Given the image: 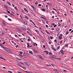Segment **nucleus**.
<instances>
[{
    "mask_svg": "<svg viewBox=\"0 0 73 73\" xmlns=\"http://www.w3.org/2000/svg\"><path fill=\"white\" fill-rule=\"evenodd\" d=\"M4 50L6 52H7V53H10V54H13V53L12 52L11 50H9L8 48H7L6 47H5Z\"/></svg>",
    "mask_w": 73,
    "mask_h": 73,
    "instance_id": "f257e3e1",
    "label": "nucleus"
},
{
    "mask_svg": "<svg viewBox=\"0 0 73 73\" xmlns=\"http://www.w3.org/2000/svg\"><path fill=\"white\" fill-rule=\"evenodd\" d=\"M55 57H56V56L53 55H51L50 56L51 58H52V59L53 60H55V59H56Z\"/></svg>",
    "mask_w": 73,
    "mask_h": 73,
    "instance_id": "f03ea898",
    "label": "nucleus"
},
{
    "mask_svg": "<svg viewBox=\"0 0 73 73\" xmlns=\"http://www.w3.org/2000/svg\"><path fill=\"white\" fill-rule=\"evenodd\" d=\"M17 65H18V66H20V67H21V68H23L25 70H26V68L22 66L21 65L19 64H17Z\"/></svg>",
    "mask_w": 73,
    "mask_h": 73,
    "instance_id": "7ed1b4c3",
    "label": "nucleus"
},
{
    "mask_svg": "<svg viewBox=\"0 0 73 73\" xmlns=\"http://www.w3.org/2000/svg\"><path fill=\"white\" fill-rule=\"evenodd\" d=\"M60 52H61V53L62 54H64V50H63L62 49H61V50L60 51Z\"/></svg>",
    "mask_w": 73,
    "mask_h": 73,
    "instance_id": "20e7f679",
    "label": "nucleus"
},
{
    "mask_svg": "<svg viewBox=\"0 0 73 73\" xmlns=\"http://www.w3.org/2000/svg\"><path fill=\"white\" fill-rule=\"evenodd\" d=\"M39 56V58H40V59H41V60H44V58L42 57L41 56Z\"/></svg>",
    "mask_w": 73,
    "mask_h": 73,
    "instance_id": "39448f33",
    "label": "nucleus"
},
{
    "mask_svg": "<svg viewBox=\"0 0 73 73\" xmlns=\"http://www.w3.org/2000/svg\"><path fill=\"white\" fill-rule=\"evenodd\" d=\"M1 35L3 36H4L5 35V33L4 32H2Z\"/></svg>",
    "mask_w": 73,
    "mask_h": 73,
    "instance_id": "423d86ee",
    "label": "nucleus"
},
{
    "mask_svg": "<svg viewBox=\"0 0 73 73\" xmlns=\"http://www.w3.org/2000/svg\"><path fill=\"white\" fill-rule=\"evenodd\" d=\"M23 24H24L25 25H27L28 24L27 23V22L25 21H24V22H23Z\"/></svg>",
    "mask_w": 73,
    "mask_h": 73,
    "instance_id": "0eeeda50",
    "label": "nucleus"
},
{
    "mask_svg": "<svg viewBox=\"0 0 73 73\" xmlns=\"http://www.w3.org/2000/svg\"><path fill=\"white\" fill-rule=\"evenodd\" d=\"M23 56H25V57H27V55L26 53H24L23 54Z\"/></svg>",
    "mask_w": 73,
    "mask_h": 73,
    "instance_id": "6e6552de",
    "label": "nucleus"
},
{
    "mask_svg": "<svg viewBox=\"0 0 73 73\" xmlns=\"http://www.w3.org/2000/svg\"><path fill=\"white\" fill-rule=\"evenodd\" d=\"M21 29H22V30H23V31H26V29H25V28H23V27H21Z\"/></svg>",
    "mask_w": 73,
    "mask_h": 73,
    "instance_id": "1a4fd4ad",
    "label": "nucleus"
},
{
    "mask_svg": "<svg viewBox=\"0 0 73 73\" xmlns=\"http://www.w3.org/2000/svg\"><path fill=\"white\" fill-rule=\"evenodd\" d=\"M32 7L34 9V10H36V8H35V7H34V6H33V5H31Z\"/></svg>",
    "mask_w": 73,
    "mask_h": 73,
    "instance_id": "9d476101",
    "label": "nucleus"
},
{
    "mask_svg": "<svg viewBox=\"0 0 73 73\" xmlns=\"http://www.w3.org/2000/svg\"><path fill=\"white\" fill-rule=\"evenodd\" d=\"M34 53H37V50H36L35 49L34 50Z\"/></svg>",
    "mask_w": 73,
    "mask_h": 73,
    "instance_id": "9b49d317",
    "label": "nucleus"
},
{
    "mask_svg": "<svg viewBox=\"0 0 73 73\" xmlns=\"http://www.w3.org/2000/svg\"><path fill=\"white\" fill-rule=\"evenodd\" d=\"M24 10H25V11H26V12H28V11L27 10V9H26V8H24Z\"/></svg>",
    "mask_w": 73,
    "mask_h": 73,
    "instance_id": "f8f14e48",
    "label": "nucleus"
},
{
    "mask_svg": "<svg viewBox=\"0 0 73 73\" xmlns=\"http://www.w3.org/2000/svg\"><path fill=\"white\" fill-rule=\"evenodd\" d=\"M2 22H3V25H6V23H5V22H4V21H3Z\"/></svg>",
    "mask_w": 73,
    "mask_h": 73,
    "instance_id": "ddd939ff",
    "label": "nucleus"
},
{
    "mask_svg": "<svg viewBox=\"0 0 73 73\" xmlns=\"http://www.w3.org/2000/svg\"><path fill=\"white\" fill-rule=\"evenodd\" d=\"M45 53H46V54H48L49 53L48 51L47 50H46Z\"/></svg>",
    "mask_w": 73,
    "mask_h": 73,
    "instance_id": "4468645a",
    "label": "nucleus"
},
{
    "mask_svg": "<svg viewBox=\"0 0 73 73\" xmlns=\"http://www.w3.org/2000/svg\"><path fill=\"white\" fill-rule=\"evenodd\" d=\"M29 53L30 54H33V53L32 52V51H29Z\"/></svg>",
    "mask_w": 73,
    "mask_h": 73,
    "instance_id": "2eb2a0df",
    "label": "nucleus"
},
{
    "mask_svg": "<svg viewBox=\"0 0 73 73\" xmlns=\"http://www.w3.org/2000/svg\"><path fill=\"white\" fill-rule=\"evenodd\" d=\"M46 32L47 33V34H48V35H50V33L49 32H48V31H46Z\"/></svg>",
    "mask_w": 73,
    "mask_h": 73,
    "instance_id": "dca6fc26",
    "label": "nucleus"
},
{
    "mask_svg": "<svg viewBox=\"0 0 73 73\" xmlns=\"http://www.w3.org/2000/svg\"><path fill=\"white\" fill-rule=\"evenodd\" d=\"M7 3L9 5H11V4L9 3V1L7 2Z\"/></svg>",
    "mask_w": 73,
    "mask_h": 73,
    "instance_id": "f3484780",
    "label": "nucleus"
},
{
    "mask_svg": "<svg viewBox=\"0 0 73 73\" xmlns=\"http://www.w3.org/2000/svg\"><path fill=\"white\" fill-rule=\"evenodd\" d=\"M27 48H29V43H27Z\"/></svg>",
    "mask_w": 73,
    "mask_h": 73,
    "instance_id": "a211bd4d",
    "label": "nucleus"
},
{
    "mask_svg": "<svg viewBox=\"0 0 73 73\" xmlns=\"http://www.w3.org/2000/svg\"><path fill=\"white\" fill-rule=\"evenodd\" d=\"M26 65H27V66H29L31 65V64H29V63H26Z\"/></svg>",
    "mask_w": 73,
    "mask_h": 73,
    "instance_id": "6ab92c4d",
    "label": "nucleus"
},
{
    "mask_svg": "<svg viewBox=\"0 0 73 73\" xmlns=\"http://www.w3.org/2000/svg\"><path fill=\"white\" fill-rule=\"evenodd\" d=\"M19 53L21 54H22L23 53V52L20 51H19Z\"/></svg>",
    "mask_w": 73,
    "mask_h": 73,
    "instance_id": "aec40b11",
    "label": "nucleus"
},
{
    "mask_svg": "<svg viewBox=\"0 0 73 73\" xmlns=\"http://www.w3.org/2000/svg\"><path fill=\"white\" fill-rule=\"evenodd\" d=\"M25 17L26 18V19H27V20H28L29 19L28 18V17H27V16L25 15Z\"/></svg>",
    "mask_w": 73,
    "mask_h": 73,
    "instance_id": "412c9836",
    "label": "nucleus"
},
{
    "mask_svg": "<svg viewBox=\"0 0 73 73\" xmlns=\"http://www.w3.org/2000/svg\"><path fill=\"white\" fill-rule=\"evenodd\" d=\"M62 37L61 36H59L58 37V38H59V39H62Z\"/></svg>",
    "mask_w": 73,
    "mask_h": 73,
    "instance_id": "4be33fe9",
    "label": "nucleus"
},
{
    "mask_svg": "<svg viewBox=\"0 0 73 73\" xmlns=\"http://www.w3.org/2000/svg\"><path fill=\"white\" fill-rule=\"evenodd\" d=\"M64 42H65V41H66V38H64Z\"/></svg>",
    "mask_w": 73,
    "mask_h": 73,
    "instance_id": "5701e85b",
    "label": "nucleus"
},
{
    "mask_svg": "<svg viewBox=\"0 0 73 73\" xmlns=\"http://www.w3.org/2000/svg\"><path fill=\"white\" fill-rule=\"evenodd\" d=\"M42 11H44V12H45V11H46V10H45V9H42Z\"/></svg>",
    "mask_w": 73,
    "mask_h": 73,
    "instance_id": "b1692460",
    "label": "nucleus"
},
{
    "mask_svg": "<svg viewBox=\"0 0 73 73\" xmlns=\"http://www.w3.org/2000/svg\"><path fill=\"white\" fill-rule=\"evenodd\" d=\"M68 46V44H66L65 45V47H67Z\"/></svg>",
    "mask_w": 73,
    "mask_h": 73,
    "instance_id": "393cba45",
    "label": "nucleus"
},
{
    "mask_svg": "<svg viewBox=\"0 0 73 73\" xmlns=\"http://www.w3.org/2000/svg\"><path fill=\"white\" fill-rule=\"evenodd\" d=\"M55 59H56V60H61V58H55Z\"/></svg>",
    "mask_w": 73,
    "mask_h": 73,
    "instance_id": "a878e982",
    "label": "nucleus"
},
{
    "mask_svg": "<svg viewBox=\"0 0 73 73\" xmlns=\"http://www.w3.org/2000/svg\"><path fill=\"white\" fill-rule=\"evenodd\" d=\"M4 7L5 8H7V9L8 8V7L6 6H4Z\"/></svg>",
    "mask_w": 73,
    "mask_h": 73,
    "instance_id": "bb28decb",
    "label": "nucleus"
},
{
    "mask_svg": "<svg viewBox=\"0 0 73 73\" xmlns=\"http://www.w3.org/2000/svg\"><path fill=\"white\" fill-rule=\"evenodd\" d=\"M60 30V29L59 28H57L56 29V31H58V30Z\"/></svg>",
    "mask_w": 73,
    "mask_h": 73,
    "instance_id": "cd10ccee",
    "label": "nucleus"
},
{
    "mask_svg": "<svg viewBox=\"0 0 73 73\" xmlns=\"http://www.w3.org/2000/svg\"><path fill=\"white\" fill-rule=\"evenodd\" d=\"M17 59L18 60H22L20 58H17Z\"/></svg>",
    "mask_w": 73,
    "mask_h": 73,
    "instance_id": "c85d7f7f",
    "label": "nucleus"
},
{
    "mask_svg": "<svg viewBox=\"0 0 73 73\" xmlns=\"http://www.w3.org/2000/svg\"><path fill=\"white\" fill-rule=\"evenodd\" d=\"M47 4H48L49 5H52L51 4V3H47Z\"/></svg>",
    "mask_w": 73,
    "mask_h": 73,
    "instance_id": "c756f323",
    "label": "nucleus"
},
{
    "mask_svg": "<svg viewBox=\"0 0 73 73\" xmlns=\"http://www.w3.org/2000/svg\"><path fill=\"white\" fill-rule=\"evenodd\" d=\"M35 32H37V33L38 34V33H39V32H38V31H37V30H35Z\"/></svg>",
    "mask_w": 73,
    "mask_h": 73,
    "instance_id": "7c9ffc66",
    "label": "nucleus"
},
{
    "mask_svg": "<svg viewBox=\"0 0 73 73\" xmlns=\"http://www.w3.org/2000/svg\"><path fill=\"white\" fill-rule=\"evenodd\" d=\"M8 20L9 21H12V20H11V19L9 18H8Z\"/></svg>",
    "mask_w": 73,
    "mask_h": 73,
    "instance_id": "2f4dec72",
    "label": "nucleus"
},
{
    "mask_svg": "<svg viewBox=\"0 0 73 73\" xmlns=\"http://www.w3.org/2000/svg\"><path fill=\"white\" fill-rule=\"evenodd\" d=\"M46 66H51V65L50 64H46Z\"/></svg>",
    "mask_w": 73,
    "mask_h": 73,
    "instance_id": "473e14b6",
    "label": "nucleus"
},
{
    "mask_svg": "<svg viewBox=\"0 0 73 73\" xmlns=\"http://www.w3.org/2000/svg\"><path fill=\"white\" fill-rule=\"evenodd\" d=\"M16 30H17V31H20V30H19V29H17V28H16Z\"/></svg>",
    "mask_w": 73,
    "mask_h": 73,
    "instance_id": "72a5a7b5",
    "label": "nucleus"
},
{
    "mask_svg": "<svg viewBox=\"0 0 73 73\" xmlns=\"http://www.w3.org/2000/svg\"><path fill=\"white\" fill-rule=\"evenodd\" d=\"M50 39H52V38H53V36H51L50 37Z\"/></svg>",
    "mask_w": 73,
    "mask_h": 73,
    "instance_id": "f704fd0d",
    "label": "nucleus"
},
{
    "mask_svg": "<svg viewBox=\"0 0 73 73\" xmlns=\"http://www.w3.org/2000/svg\"><path fill=\"white\" fill-rule=\"evenodd\" d=\"M43 19H44V20H46V18L45 17H44Z\"/></svg>",
    "mask_w": 73,
    "mask_h": 73,
    "instance_id": "c9c22d12",
    "label": "nucleus"
},
{
    "mask_svg": "<svg viewBox=\"0 0 73 73\" xmlns=\"http://www.w3.org/2000/svg\"><path fill=\"white\" fill-rule=\"evenodd\" d=\"M14 8H15V9H16V10H17V7H14Z\"/></svg>",
    "mask_w": 73,
    "mask_h": 73,
    "instance_id": "e433bc0d",
    "label": "nucleus"
},
{
    "mask_svg": "<svg viewBox=\"0 0 73 73\" xmlns=\"http://www.w3.org/2000/svg\"><path fill=\"white\" fill-rule=\"evenodd\" d=\"M46 23L47 24H48V25H49V24H48V21H46Z\"/></svg>",
    "mask_w": 73,
    "mask_h": 73,
    "instance_id": "4c0bfd02",
    "label": "nucleus"
},
{
    "mask_svg": "<svg viewBox=\"0 0 73 73\" xmlns=\"http://www.w3.org/2000/svg\"><path fill=\"white\" fill-rule=\"evenodd\" d=\"M38 7H40V6H41V4H39L38 5Z\"/></svg>",
    "mask_w": 73,
    "mask_h": 73,
    "instance_id": "58836bf2",
    "label": "nucleus"
},
{
    "mask_svg": "<svg viewBox=\"0 0 73 73\" xmlns=\"http://www.w3.org/2000/svg\"><path fill=\"white\" fill-rule=\"evenodd\" d=\"M1 48H3V49H4L5 48V47H3V46H1Z\"/></svg>",
    "mask_w": 73,
    "mask_h": 73,
    "instance_id": "ea45409f",
    "label": "nucleus"
},
{
    "mask_svg": "<svg viewBox=\"0 0 73 73\" xmlns=\"http://www.w3.org/2000/svg\"><path fill=\"white\" fill-rule=\"evenodd\" d=\"M19 56H21V57H23V55H21V54H19Z\"/></svg>",
    "mask_w": 73,
    "mask_h": 73,
    "instance_id": "a19ab883",
    "label": "nucleus"
},
{
    "mask_svg": "<svg viewBox=\"0 0 73 73\" xmlns=\"http://www.w3.org/2000/svg\"><path fill=\"white\" fill-rule=\"evenodd\" d=\"M8 72H9V73H12V71H8Z\"/></svg>",
    "mask_w": 73,
    "mask_h": 73,
    "instance_id": "79ce46f5",
    "label": "nucleus"
},
{
    "mask_svg": "<svg viewBox=\"0 0 73 73\" xmlns=\"http://www.w3.org/2000/svg\"><path fill=\"white\" fill-rule=\"evenodd\" d=\"M7 13H9V14L10 13H10V11H7Z\"/></svg>",
    "mask_w": 73,
    "mask_h": 73,
    "instance_id": "37998d69",
    "label": "nucleus"
},
{
    "mask_svg": "<svg viewBox=\"0 0 73 73\" xmlns=\"http://www.w3.org/2000/svg\"><path fill=\"white\" fill-rule=\"evenodd\" d=\"M28 15H29V16L31 17V14H28Z\"/></svg>",
    "mask_w": 73,
    "mask_h": 73,
    "instance_id": "c03bdc74",
    "label": "nucleus"
},
{
    "mask_svg": "<svg viewBox=\"0 0 73 73\" xmlns=\"http://www.w3.org/2000/svg\"><path fill=\"white\" fill-rule=\"evenodd\" d=\"M68 33H68V31H67V33H66V34L67 35L68 34Z\"/></svg>",
    "mask_w": 73,
    "mask_h": 73,
    "instance_id": "a18cd8bd",
    "label": "nucleus"
},
{
    "mask_svg": "<svg viewBox=\"0 0 73 73\" xmlns=\"http://www.w3.org/2000/svg\"><path fill=\"white\" fill-rule=\"evenodd\" d=\"M51 65H52V66H54V65L53 64H51Z\"/></svg>",
    "mask_w": 73,
    "mask_h": 73,
    "instance_id": "49530a36",
    "label": "nucleus"
},
{
    "mask_svg": "<svg viewBox=\"0 0 73 73\" xmlns=\"http://www.w3.org/2000/svg\"><path fill=\"white\" fill-rule=\"evenodd\" d=\"M27 33H28L29 35V34H30L29 32L28 31H27Z\"/></svg>",
    "mask_w": 73,
    "mask_h": 73,
    "instance_id": "de8ad7c7",
    "label": "nucleus"
},
{
    "mask_svg": "<svg viewBox=\"0 0 73 73\" xmlns=\"http://www.w3.org/2000/svg\"><path fill=\"white\" fill-rule=\"evenodd\" d=\"M45 26H46V28H48V25H45Z\"/></svg>",
    "mask_w": 73,
    "mask_h": 73,
    "instance_id": "09e8293b",
    "label": "nucleus"
},
{
    "mask_svg": "<svg viewBox=\"0 0 73 73\" xmlns=\"http://www.w3.org/2000/svg\"><path fill=\"white\" fill-rule=\"evenodd\" d=\"M52 9H53V10H54L55 11H56V9H55L54 8H53Z\"/></svg>",
    "mask_w": 73,
    "mask_h": 73,
    "instance_id": "8fccbe9b",
    "label": "nucleus"
},
{
    "mask_svg": "<svg viewBox=\"0 0 73 73\" xmlns=\"http://www.w3.org/2000/svg\"><path fill=\"white\" fill-rule=\"evenodd\" d=\"M0 58H1V59H4V58H3V57H0Z\"/></svg>",
    "mask_w": 73,
    "mask_h": 73,
    "instance_id": "3c124183",
    "label": "nucleus"
},
{
    "mask_svg": "<svg viewBox=\"0 0 73 73\" xmlns=\"http://www.w3.org/2000/svg\"><path fill=\"white\" fill-rule=\"evenodd\" d=\"M57 26V25H55L54 26V28H55V27H56V26Z\"/></svg>",
    "mask_w": 73,
    "mask_h": 73,
    "instance_id": "603ef678",
    "label": "nucleus"
},
{
    "mask_svg": "<svg viewBox=\"0 0 73 73\" xmlns=\"http://www.w3.org/2000/svg\"><path fill=\"white\" fill-rule=\"evenodd\" d=\"M52 25H55V24L53 23H52Z\"/></svg>",
    "mask_w": 73,
    "mask_h": 73,
    "instance_id": "864d4df0",
    "label": "nucleus"
},
{
    "mask_svg": "<svg viewBox=\"0 0 73 73\" xmlns=\"http://www.w3.org/2000/svg\"><path fill=\"white\" fill-rule=\"evenodd\" d=\"M27 40L28 41H30V40H30L29 39H28Z\"/></svg>",
    "mask_w": 73,
    "mask_h": 73,
    "instance_id": "5fc2aeb1",
    "label": "nucleus"
},
{
    "mask_svg": "<svg viewBox=\"0 0 73 73\" xmlns=\"http://www.w3.org/2000/svg\"><path fill=\"white\" fill-rule=\"evenodd\" d=\"M51 48L52 49H54V48L53 47L51 46Z\"/></svg>",
    "mask_w": 73,
    "mask_h": 73,
    "instance_id": "6e6d98bb",
    "label": "nucleus"
},
{
    "mask_svg": "<svg viewBox=\"0 0 73 73\" xmlns=\"http://www.w3.org/2000/svg\"><path fill=\"white\" fill-rule=\"evenodd\" d=\"M60 48V46H58V47H57V49H59V48Z\"/></svg>",
    "mask_w": 73,
    "mask_h": 73,
    "instance_id": "4d7b16f0",
    "label": "nucleus"
},
{
    "mask_svg": "<svg viewBox=\"0 0 73 73\" xmlns=\"http://www.w3.org/2000/svg\"><path fill=\"white\" fill-rule=\"evenodd\" d=\"M10 15H13V16H15V15L13 14H12V13H10Z\"/></svg>",
    "mask_w": 73,
    "mask_h": 73,
    "instance_id": "13d9d810",
    "label": "nucleus"
},
{
    "mask_svg": "<svg viewBox=\"0 0 73 73\" xmlns=\"http://www.w3.org/2000/svg\"><path fill=\"white\" fill-rule=\"evenodd\" d=\"M55 42H57V40H56V39H55L54 40Z\"/></svg>",
    "mask_w": 73,
    "mask_h": 73,
    "instance_id": "bf43d9fd",
    "label": "nucleus"
},
{
    "mask_svg": "<svg viewBox=\"0 0 73 73\" xmlns=\"http://www.w3.org/2000/svg\"><path fill=\"white\" fill-rule=\"evenodd\" d=\"M43 48H45V46L43 45Z\"/></svg>",
    "mask_w": 73,
    "mask_h": 73,
    "instance_id": "052dcab7",
    "label": "nucleus"
},
{
    "mask_svg": "<svg viewBox=\"0 0 73 73\" xmlns=\"http://www.w3.org/2000/svg\"><path fill=\"white\" fill-rule=\"evenodd\" d=\"M35 4H36V5H37V4H38V3H37V2H36L35 3Z\"/></svg>",
    "mask_w": 73,
    "mask_h": 73,
    "instance_id": "680f3d73",
    "label": "nucleus"
},
{
    "mask_svg": "<svg viewBox=\"0 0 73 73\" xmlns=\"http://www.w3.org/2000/svg\"><path fill=\"white\" fill-rule=\"evenodd\" d=\"M5 17H6V18H7V17H8V16L7 15H5Z\"/></svg>",
    "mask_w": 73,
    "mask_h": 73,
    "instance_id": "e2e57ef3",
    "label": "nucleus"
},
{
    "mask_svg": "<svg viewBox=\"0 0 73 73\" xmlns=\"http://www.w3.org/2000/svg\"><path fill=\"white\" fill-rule=\"evenodd\" d=\"M49 44H51V42H50L49 41L48 42Z\"/></svg>",
    "mask_w": 73,
    "mask_h": 73,
    "instance_id": "0e129e2a",
    "label": "nucleus"
},
{
    "mask_svg": "<svg viewBox=\"0 0 73 73\" xmlns=\"http://www.w3.org/2000/svg\"><path fill=\"white\" fill-rule=\"evenodd\" d=\"M60 36H63V35H62V34H61L60 35Z\"/></svg>",
    "mask_w": 73,
    "mask_h": 73,
    "instance_id": "69168bd1",
    "label": "nucleus"
},
{
    "mask_svg": "<svg viewBox=\"0 0 73 73\" xmlns=\"http://www.w3.org/2000/svg\"><path fill=\"white\" fill-rule=\"evenodd\" d=\"M72 31V29H70L69 30V31Z\"/></svg>",
    "mask_w": 73,
    "mask_h": 73,
    "instance_id": "338daca9",
    "label": "nucleus"
},
{
    "mask_svg": "<svg viewBox=\"0 0 73 73\" xmlns=\"http://www.w3.org/2000/svg\"><path fill=\"white\" fill-rule=\"evenodd\" d=\"M19 46H18V45H17L16 47V48H17V47H18Z\"/></svg>",
    "mask_w": 73,
    "mask_h": 73,
    "instance_id": "774afa93",
    "label": "nucleus"
}]
</instances>
